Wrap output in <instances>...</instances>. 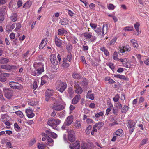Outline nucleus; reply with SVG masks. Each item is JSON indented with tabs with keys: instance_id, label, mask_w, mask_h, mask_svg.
<instances>
[{
	"instance_id": "nucleus-1",
	"label": "nucleus",
	"mask_w": 149,
	"mask_h": 149,
	"mask_svg": "<svg viewBox=\"0 0 149 149\" xmlns=\"http://www.w3.org/2000/svg\"><path fill=\"white\" fill-rule=\"evenodd\" d=\"M61 121L59 119H55L54 118L49 119L47 124L54 129H55L57 126L59 124Z\"/></svg>"
},
{
	"instance_id": "nucleus-2",
	"label": "nucleus",
	"mask_w": 149,
	"mask_h": 149,
	"mask_svg": "<svg viewBox=\"0 0 149 149\" xmlns=\"http://www.w3.org/2000/svg\"><path fill=\"white\" fill-rule=\"evenodd\" d=\"M58 100L57 97H56V98H55L54 100H56L51 106V108L55 110L59 111L64 109V107L63 105L59 104V100L57 101Z\"/></svg>"
},
{
	"instance_id": "nucleus-3",
	"label": "nucleus",
	"mask_w": 149,
	"mask_h": 149,
	"mask_svg": "<svg viewBox=\"0 0 149 149\" xmlns=\"http://www.w3.org/2000/svg\"><path fill=\"white\" fill-rule=\"evenodd\" d=\"M66 87L67 84L61 81H58L56 83V89L61 92H63Z\"/></svg>"
},
{
	"instance_id": "nucleus-4",
	"label": "nucleus",
	"mask_w": 149,
	"mask_h": 149,
	"mask_svg": "<svg viewBox=\"0 0 149 149\" xmlns=\"http://www.w3.org/2000/svg\"><path fill=\"white\" fill-rule=\"evenodd\" d=\"M33 66L37 72V75L44 72L43 65L41 63L35 62L33 64Z\"/></svg>"
},
{
	"instance_id": "nucleus-5",
	"label": "nucleus",
	"mask_w": 149,
	"mask_h": 149,
	"mask_svg": "<svg viewBox=\"0 0 149 149\" xmlns=\"http://www.w3.org/2000/svg\"><path fill=\"white\" fill-rule=\"evenodd\" d=\"M107 27L106 25L104 24L103 25L102 31L101 27H97L95 30V31L98 34L100 35L102 33V35L104 36L107 33Z\"/></svg>"
},
{
	"instance_id": "nucleus-6",
	"label": "nucleus",
	"mask_w": 149,
	"mask_h": 149,
	"mask_svg": "<svg viewBox=\"0 0 149 149\" xmlns=\"http://www.w3.org/2000/svg\"><path fill=\"white\" fill-rule=\"evenodd\" d=\"M67 132L68 133V139L71 142H73L75 141V132L72 130H68Z\"/></svg>"
},
{
	"instance_id": "nucleus-7",
	"label": "nucleus",
	"mask_w": 149,
	"mask_h": 149,
	"mask_svg": "<svg viewBox=\"0 0 149 149\" xmlns=\"http://www.w3.org/2000/svg\"><path fill=\"white\" fill-rule=\"evenodd\" d=\"M9 85L11 88L14 89L21 90L23 88V86L21 84L16 82H10L9 83Z\"/></svg>"
},
{
	"instance_id": "nucleus-8",
	"label": "nucleus",
	"mask_w": 149,
	"mask_h": 149,
	"mask_svg": "<svg viewBox=\"0 0 149 149\" xmlns=\"http://www.w3.org/2000/svg\"><path fill=\"white\" fill-rule=\"evenodd\" d=\"M3 90L4 93V95L5 97L8 99L10 98L13 94V91L10 89L3 88Z\"/></svg>"
},
{
	"instance_id": "nucleus-9",
	"label": "nucleus",
	"mask_w": 149,
	"mask_h": 149,
	"mask_svg": "<svg viewBox=\"0 0 149 149\" xmlns=\"http://www.w3.org/2000/svg\"><path fill=\"white\" fill-rule=\"evenodd\" d=\"M135 124V122L131 120H130L128 122L127 126L128 128L130 129V132L131 133H132L134 131Z\"/></svg>"
},
{
	"instance_id": "nucleus-10",
	"label": "nucleus",
	"mask_w": 149,
	"mask_h": 149,
	"mask_svg": "<svg viewBox=\"0 0 149 149\" xmlns=\"http://www.w3.org/2000/svg\"><path fill=\"white\" fill-rule=\"evenodd\" d=\"M84 36L87 39L91 38V42H93L96 40V37L95 36H92V33H90L85 32L83 33Z\"/></svg>"
},
{
	"instance_id": "nucleus-11",
	"label": "nucleus",
	"mask_w": 149,
	"mask_h": 149,
	"mask_svg": "<svg viewBox=\"0 0 149 149\" xmlns=\"http://www.w3.org/2000/svg\"><path fill=\"white\" fill-rule=\"evenodd\" d=\"M50 59L51 63L53 65H56L58 64V62L56 60V56L55 54H52Z\"/></svg>"
},
{
	"instance_id": "nucleus-12",
	"label": "nucleus",
	"mask_w": 149,
	"mask_h": 149,
	"mask_svg": "<svg viewBox=\"0 0 149 149\" xmlns=\"http://www.w3.org/2000/svg\"><path fill=\"white\" fill-rule=\"evenodd\" d=\"M70 149H79L80 144L79 141H76L74 143L70 144L69 146Z\"/></svg>"
},
{
	"instance_id": "nucleus-13",
	"label": "nucleus",
	"mask_w": 149,
	"mask_h": 149,
	"mask_svg": "<svg viewBox=\"0 0 149 149\" xmlns=\"http://www.w3.org/2000/svg\"><path fill=\"white\" fill-rule=\"evenodd\" d=\"M131 48L129 46H123L120 48V52L121 53H125L131 50Z\"/></svg>"
},
{
	"instance_id": "nucleus-14",
	"label": "nucleus",
	"mask_w": 149,
	"mask_h": 149,
	"mask_svg": "<svg viewBox=\"0 0 149 149\" xmlns=\"http://www.w3.org/2000/svg\"><path fill=\"white\" fill-rule=\"evenodd\" d=\"M9 76V74L8 73H1L0 75V81L2 82H5L6 80V78L8 77Z\"/></svg>"
},
{
	"instance_id": "nucleus-15",
	"label": "nucleus",
	"mask_w": 149,
	"mask_h": 149,
	"mask_svg": "<svg viewBox=\"0 0 149 149\" xmlns=\"http://www.w3.org/2000/svg\"><path fill=\"white\" fill-rule=\"evenodd\" d=\"M73 117L72 116H68L65 122V124L68 126L70 125L73 122Z\"/></svg>"
},
{
	"instance_id": "nucleus-16",
	"label": "nucleus",
	"mask_w": 149,
	"mask_h": 149,
	"mask_svg": "<svg viewBox=\"0 0 149 149\" xmlns=\"http://www.w3.org/2000/svg\"><path fill=\"white\" fill-rule=\"evenodd\" d=\"M140 26V24L139 22H136L134 24V27L136 31V35L138 36L141 33V31L139 30V27Z\"/></svg>"
},
{
	"instance_id": "nucleus-17",
	"label": "nucleus",
	"mask_w": 149,
	"mask_h": 149,
	"mask_svg": "<svg viewBox=\"0 0 149 149\" xmlns=\"http://www.w3.org/2000/svg\"><path fill=\"white\" fill-rule=\"evenodd\" d=\"M74 85L76 89L75 92L77 93L81 94L83 91L81 87L79 86L78 84L76 83H75Z\"/></svg>"
},
{
	"instance_id": "nucleus-18",
	"label": "nucleus",
	"mask_w": 149,
	"mask_h": 149,
	"mask_svg": "<svg viewBox=\"0 0 149 149\" xmlns=\"http://www.w3.org/2000/svg\"><path fill=\"white\" fill-rule=\"evenodd\" d=\"M54 93L53 90L48 89L46 91L45 94L47 96H49L51 97V96H54L53 97H54L56 96L54 94Z\"/></svg>"
},
{
	"instance_id": "nucleus-19",
	"label": "nucleus",
	"mask_w": 149,
	"mask_h": 149,
	"mask_svg": "<svg viewBox=\"0 0 149 149\" xmlns=\"http://www.w3.org/2000/svg\"><path fill=\"white\" fill-rule=\"evenodd\" d=\"M49 80V78L47 75H45L41 78V85H43L47 83Z\"/></svg>"
},
{
	"instance_id": "nucleus-20",
	"label": "nucleus",
	"mask_w": 149,
	"mask_h": 149,
	"mask_svg": "<svg viewBox=\"0 0 149 149\" xmlns=\"http://www.w3.org/2000/svg\"><path fill=\"white\" fill-rule=\"evenodd\" d=\"M55 42L57 46L59 47L61 45V40L56 35L55 37Z\"/></svg>"
},
{
	"instance_id": "nucleus-21",
	"label": "nucleus",
	"mask_w": 149,
	"mask_h": 149,
	"mask_svg": "<svg viewBox=\"0 0 149 149\" xmlns=\"http://www.w3.org/2000/svg\"><path fill=\"white\" fill-rule=\"evenodd\" d=\"M81 98V96L79 95H77L73 99L72 101V103L73 104H77Z\"/></svg>"
},
{
	"instance_id": "nucleus-22",
	"label": "nucleus",
	"mask_w": 149,
	"mask_h": 149,
	"mask_svg": "<svg viewBox=\"0 0 149 149\" xmlns=\"http://www.w3.org/2000/svg\"><path fill=\"white\" fill-rule=\"evenodd\" d=\"M47 39L45 38L42 40L41 43L39 46V48L40 49H42L47 44Z\"/></svg>"
},
{
	"instance_id": "nucleus-23",
	"label": "nucleus",
	"mask_w": 149,
	"mask_h": 149,
	"mask_svg": "<svg viewBox=\"0 0 149 149\" xmlns=\"http://www.w3.org/2000/svg\"><path fill=\"white\" fill-rule=\"evenodd\" d=\"M15 27V24H10L7 26L6 29L7 31H10L12 30Z\"/></svg>"
},
{
	"instance_id": "nucleus-24",
	"label": "nucleus",
	"mask_w": 149,
	"mask_h": 149,
	"mask_svg": "<svg viewBox=\"0 0 149 149\" xmlns=\"http://www.w3.org/2000/svg\"><path fill=\"white\" fill-rule=\"evenodd\" d=\"M32 4L31 1H28L23 6V8H25L26 9L29 8Z\"/></svg>"
},
{
	"instance_id": "nucleus-25",
	"label": "nucleus",
	"mask_w": 149,
	"mask_h": 149,
	"mask_svg": "<svg viewBox=\"0 0 149 149\" xmlns=\"http://www.w3.org/2000/svg\"><path fill=\"white\" fill-rule=\"evenodd\" d=\"M114 77L116 78H119L120 79H123L124 80H128V78L125 77V76L119 74L115 75Z\"/></svg>"
},
{
	"instance_id": "nucleus-26",
	"label": "nucleus",
	"mask_w": 149,
	"mask_h": 149,
	"mask_svg": "<svg viewBox=\"0 0 149 149\" xmlns=\"http://www.w3.org/2000/svg\"><path fill=\"white\" fill-rule=\"evenodd\" d=\"M89 145L85 142H82L81 145V149H88Z\"/></svg>"
},
{
	"instance_id": "nucleus-27",
	"label": "nucleus",
	"mask_w": 149,
	"mask_h": 149,
	"mask_svg": "<svg viewBox=\"0 0 149 149\" xmlns=\"http://www.w3.org/2000/svg\"><path fill=\"white\" fill-rule=\"evenodd\" d=\"M69 20L67 19L64 18L63 19L61 20L59 23L62 25H66L68 24Z\"/></svg>"
},
{
	"instance_id": "nucleus-28",
	"label": "nucleus",
	"mask_w": 149,
	"mask_h": 149,
	"mask_svg": "<svg viewBox=\"0 0 149 149\" xmlns=\"http://www.w3.org/2000/svg\"><path fill=\"white\" fill-rule=\"evenodd\" d=\"M104 123L102 122H99L96 123L95 125V127H96L98 129H100L103 126Z\"/></svg>"
},
{
	"instance_id": "nucleus-29",
	"label": "nucleus",
	"mask_w": 149,
	"mask_h": 149,
	"mask_svg": "<svg viewBox=\"0 0 149 149\" xmlns=\"http://www.w3.org/2000/svg\"><path fill=\"white\" fill-rule=\"evenodd\" d=\"M91 92V91H88L87 94V97L89 99L93 100L94 99V97L93 94H90Z\"/></svg>"
},
{
	"instance_id": "nucleus-30",
	"label": "nucleus",
	"mask_w": 149,
	"mask_h": 149,
	"mask_svg": "<svg viewBox=\"0 0 149 149\" xmlns=\"http://www.w3.org/2000/svg\"><path fill=\"white\" fill-rule=\"evenodd\" d=\"M48 141V145L50 146H53L54 142L53 140L50 138L48 136V138L47 139Z\"/></svg>"
},
{
	"instance_id": "nucleus-31",
	"label": "nucleus",
	"mask_w": 149,
	"mask_h": 149,
	"mask_svg": "<svg viewBox=\"0 0 149 149\" xmlns=\"http://www.w3.org/2000/svg\"><path fill=\"white\" fill-rule=\"evenodd\" d=\"M131 42L132 43V45L134 47H138V45L136 40L134 39H132Z\"/></svg>"
},
{
	"instance_id": "nucleus-32",
	"label": "nucleus",
	"mask_w": 149,
	"mask_h": 149,
	"mask_svg": "<svg viewBox=\"0 0 149 149\" xmlns=\"http://www.w3.org/2000/svg\"><path fill=\"white\" fill-rule=\"evenodd\" d=\"M67 59L66 58H63V63L62 64L63 67L66 68L69 66V64L68 63L66 62Z\"/></svg>"
},
{
	"instance_id": "nucleus-33",
	"label": "nucleus",
	"mask_w": 149,
	"mask_h": 149,
	"mask_svg": "<svg viewBox=\"0 0 149 149\" xmlns=\"http://www.w3.org/2000/svg\"><path fill=\"white\" fill-rule=\"evenodd\" d=\"M11 19L13 22H15L17 20V13H13L11 16Z\"/></svg>"
},
{
	"instance_id": "nucleus-34",
	"label": "nucleus",
	"mask_w": 149,
	"mask_h": 149,
	"mask_svg": "<svg viewBox=\"0 0 149 149\" xmlns=\"http://www.w3.org/2000/svg\"><path fill=\"white\" fill-rule=\"evenodd\" d=\"M67 32L64 29H59L58 30V33L59 35H63L64 33H66Z\"/></svg>"
},
{
	"instance_id": "nucleus-35",
	"label": "nucleus",
	"mask_w": 149,
	"mask_h": 149,
	"mask_svg": "<svg viewBox=\"0 0 149 149\" xmlns=\"http://www.w3.org/2000/svg\"><path fill=\"white\" fill-rule=\"evenodd\" d=\"M123 130L122 129H118L113 134V135H116L117 136H120L123 133Z\"/></svg>"
},
{
	"instance_id": "nucleus-36",
	"label": "nucleus",
	"mask_w": 149,
	"mask_h": 149,
	"mask_svg": "<svg viewBox=\"0 0 149 149\" xmlns=\"http://www.w3.org/2000/svg\"><path fill=\"white\" fill-rule=\"evenodd\" d=\"M100 50L104 52V54L106 56H108L109 55V52L107 49H105V47H102L101 48Z\"/></svg>"
},
{
	"instance_id": "nucleus-37",
	"label": "nucleus",
	"mask_w": 149,
	"mask_h": 149,
	"mask_svg": "<svg viewBox=\"0 0 149 149\" xmlns=\"http://www.w3.org/2000/svg\"><path fill=\"white\" fill-rule=\"evenodd\" d=\"M9 62V60L7 58H3L0 60V64L6 63Z\"/></svg>"
},
{
	"instance_id": "nucleus-38",
	"label": "nucleus",
	"mask_w": 149,
	"mask_h": 149,
	"mask_svg": "<svg viewBox=\"0 0 149 149\" xmlns=\"http://www.w3.org/2000/svg\"><path fill=\"white\" fill-rule=\"evenodd\" d=\"M129 108V107L125 105L122 109L121 112L123 113H125L128 110Z\"/></svg>"
},
{
	"instance_id": "nucleus-39",
	"label": "nucleus",
	"mask_w": 149,
	"mask_h": 149,
	"mask_svg": "<svg viewBox=\"0 0 149 149\" xmlns=\"http://www.w3.org/2000/svg\"><path fill=\"white\" fill-rule=\"evenodd\" d=\"M74 126L77 128L81 127V125L80 121L77 120L74 123Z\"/></svg>"
},
{
	"instance_id": "nucleus-40",
	"label": "nucleus",
	"mask_w": 149,
	"mask_h": 149,
	"mask_svg": "<svg viewBox=\"0 0 149 149\" xmlns=\"http://www.w3.org/2000/svg\"><path fill=\"white\" fill-rule=\"evenodd\" d=\"M17 115L19 116L20 118H23L24 117V116L22 112L20 111H18L15 112Z\"/></svg>"
},
{
	"instance_id": "nucleus-41",
	"label": "nucleus",
	"mask_w": 149,
	"mask_h": 149,
	"mask_svg": "<svg viewBox=\"0 0 149 149\" xmlns=\"http://www.w3.org/2000/svg\"><path fill=\"white\" fill-rule=\"evenodd\" d=\"M1 68L2 69L5 70H10L11 68V66L8 65H4L1 66Z\"/></svg>"
},
{
	"instance_id": "nucleus-42",
	"label": "nucleus",
	"mask_w": 149,
	"mask_h": 149,
	"mask_svg": "<svg viewBox=\"0 0 149 149\" xmlns=\"http://www.w3.org/2000/svg\"><path fill=\"white\" fill-rule=\"evenodd\" d=\"M39 83V81L38 79L35 80L33 83V89L35 90L36 89L38 86V84Z\"/></svg>"
},
{
	"instance_id": "nucleus-43",
	"label": "nucleus",
	"mask_w": 149,
	"mask_h": 149,
	"mask_svg": "<svg viewBox=\"0 0 149 149\" xmlns=\"http://www.w3.org/2000/svg\"><path fill=\"white\" fill-rule=\"evenodd\" d=\"M117 40V38L116 37H114L109 42V44L110 45H113L116 42Z\"/></svg>"
},
{
	"instance_id": "nucleus-44",
	"label": "nucleus",
	"mask_w": 149,
	"mask_h": 149,
	"mask_svg": "<svg viewBox=\"0 0 149 149\" xmlns=\"http://www.w3.org/2000/svg\"><path fill=\"white\" fill-rule=\"evenodd\" d=\"M123 30L125 31H133V27L127 26L124 28Z\"/></svg>"
},
{
	"instance_id": "nucleus-45",
	"label": "nucleus",
	"mask_w": 149,
	"mask_h": 149,
	"mask_svg": "<svg viewBox=\"0 0 149 149\" xmlns=\"http://www.w3.org/2000/svg\"><path fill=\"white\" fill-rule=\"evenodd\" d=\"M92 126L91 125H89L87 127L86 130V133L88 135L90 133V130L92 128Z\"/></svg>"
},
{
	"instance_id": "nucleus-46",
	"label": "nucleus",
	"mask_w": 149,
	"mask_h": 149,
	"mask_svg": "<svg viewBox=\"0 0 149 149\" xmlns=\"http://www.w3.org/2000/svg\"><path fill=\"white\" fill-rule=\"evenodd\" d=\"M109 106L110 108H107L106 110V115H107L109 114V113L111 111L110 108L112 107L113 106V105L111 103H110L109 104Z\"/></svg>"
},
{
	"instance_id": "nucleus-47",
	"label": "nucleus",
	"mask_w": 149,
	"mask_h": 149,
	"mask_svg": "<svg viewBox=\"0 0 149 149\" xmlns=\"http://www.w3.org/2000/svg\"><path fill=\"white\" fill-rule=\"evenodd\" d=\"M113 58L114 60H118L119 59L118 58V54L116 51L114 52L113 56Z\"/></svg>"
},
{
	"instance_id": "nucleus-48",
	"label": "nucleus",
	"mask_w": 149,
	"mask_h": 149,
	"mask_svg": "<svg viewBox=\"0 0 149 149\" xmlns=\"http://www.w3.org/2000/svg\"><path fill=\"white\" fill-rule=\"evenodd\" d=\"M107 8L109 10H113L115 8L114 6L112 4H109L107 6Z\"/></svg>"
},
{
	"instance_id": "nucleus-49",
	"label": "nucleus",
	"mask_w": 149,
	"mask_h": 149,
	"mask_svg": "<svg viewBox=\"0 0 149 149\" xmlns=\"http://www.w3.org/2000/svg\"><path fill=\"white\" fill-rule=\"evenodd\" d=\"M90 25L91 28L94 30L97 28V24L92 23H90Z\"/></svg>"
},
{
	"instance_id": "nucleus-50",
	"label": "nucleus",
	"mask_w": 149,
	"mask_h": 149,
	"mask_svg": "<svg viewBox=\"0 0 149 149\" xmlns=\"http://www.w3.org/2000/svg\"><path fill=\"white\" fill-rule=\"evenodd\" d=\"M16 27L15 29L14 30V31H17L19 30L21 27V26L20 23H18L16 24Z\"/></svg>"
},
{
	"instance_id": "nucleus-51",
	"label": "nucleus",
	"mask_w": 149,
	"mask_h": 149,
	"mask_svg": "<svg viewBox=\"0 0 149 149\" xmlns=\"http://www.w3.org/2000/svg\"><path fill=\"white\" fill-rule=\"evenodd\" d=\"M72 77L73 78L75 79H78L79 78L80 76L79 74L77 73H74L72 75Z\"/></svg>"
},
{
	"instance_id": "nucleus-52",
	"label": "nucleus",
	"mask_w": 149,
	"mask_h": 149,
	"mask_svg": "<svg viewBox=\"0 0 149 149\" xmlns=\"http://www.w3.org/2000/svg\"><path fill=\"white\" fill-rule=\"evenodd\" d=\"M6 10L4 7L0 8V14L3 15L5 12Z\"/></svg>"
},
{
	"instance_id": "nucleus-53",
	"label": "nucleus",
	"mask_w": 149,
	"mask_h": 149,
	"mask_svg": "<svg viewBox=\"0 0 149 149\" xmlns=\"http://www.w3.org/2000/svg\"><path fill=\"white\" fill-rule=\"evenodd\" d=\"M72 45L70 44H68L66 46V48L67 50L70 52L72 49Z\"/></svg>"
},
{
	"instance_id": "nucleus-54",
	"label": "nucleus",
	"mask_w": 149,
	"mask_h": 149,
	"mask_svg": "<svg viewBox=\"0 0 149 149\" xmlns=\"http://www.w3.org/2000/svg\"><path fill=\"white\" fill-rule=\"evenodd\" d=\"M120 98L119 96L117 94L116 95L115 97L113 98V101L115 102H117L119 100Z\"/></svg>"
},
{
	"instance_id": "nucleus-55",
	"label": "nucleus",
	"mask_w": 149,
	"mask_h": 149,
	"mask_svg": "<svg viewBox=\"0 0 149 149\" xmlns=\"http://www.w3.org/2000/svg\"><path fill=\"white\" fill-rule=\"evenodd\" d=\"M103 112L102 111H101L97 114H96L95 115V117L96 118H98L100 116H103Z\"/></svg>"
},
{
	"instance_id": "nucleus-56",
	"label": "nucleus",
	"mask_w": 149,
	"mask_h": 149,
	"mask_svg": "<svg viewBox=\"0 0 149 149\" xmlns=\"http://www.w3.org/2000/svg\"><path fill=\"white\" fill-rule=\"evenodd\" d=\"M72 55L70 53H69L67 55V59L68 61L69 62H70L72 59Z\"/></svg>"
},
{
	"instance_id": "nucleus-57",
	"label": "nucleus",
	"mask_w": 149,
	"mask_h": 149,
	"mask_svg": "<svg viewBox=\"0 0 149 149\" xmlns=\"http://www.w3.org/2000/svg\"><path fill=\"white\" fill-rule=\"evenodd\" d=\"M45 148V145L39 144L38 146L39 149H44Z\"/></svg>"
},
{
	"instance_id": "nucleus-58",
	"label": "nucleus",
	"mask_w": 149,
	"mask_h": 149,
	"mask_svg": "<svg viewBox=\"0 0 149 149\" xmlns=\"http://www.w3.org/2000/svg\"><path fill=\"white\" fill-rule=\"evenodd\" d=\"M90 9L94 10V8L95 6V5L93 3H91L89 5H88Z\"/></svg>"
},
{
	"instance_id": "nucleus-59",
	"label": "nucleus",
	"mask_w": 149,
	"mask_h": 149,
	"mask_svg": "<svg viewBox=\"0 0 149 149\" xmlns=\"http://www.w3.org/2000/svg\"><path fill=\"white\" fill-rule=\"evenodd\" d=\"M93 122V120L90 118H88L86 120V122L88 124H91Z\"/></svg>"
},
{
	"instance_id": "nucleus-60",
	"label": "nucleus",
	"mask_w": 149,
	"mask_h": 149,
	"mask_svg": "<svg viewBox=\"0 0 149 149\" xmlns=\"http://www.w3.org/2000/svg\"><path fill=\"white\" fill-rule=\"evenodd\" d=\"M34 114L33 113V111L30 113L29 114H27V116L29 118H31L33 117L34 116Z\"/></svg>"
},
{
	"instance_id": "nucleus-61",
	"label": "nucleus",
	"mask_w": 149,
	"mask_h": 149,
	"mask_svg": "<svg viewBox=\"0 0 149 149\" xmlns=\"http://www.w3.org/2000/svg\"><path fill=\"white\" fill-rule=\"evenodd\" d=\"M52 132L50 130H45V133L47 134V135L49 136H51V134Z\"/></svg>"
},
{
	"instance_id": "nucleus-62",
	"label": "nucleus",
	"mask_w": 149,
	"mask_h": 149,
	"mask_svg": "<svg viewBox=\"0 0 149 149\" xmlns=\"http://www.w3.org/2000/svg\"><path fill=\"white\" fill-rule=\"evenodd\" d=\"M68 14L70 16H72L75 15V13L70 10H68Z\"/></svg>"
},
{
	"instance_id": "nucleus-63",
	"label": "nucleus",
	"mask_w": 149,
	"mask_h": 149,
	"mask_svg": "<svg viewBox=\"0 0 149 149\" xmlns=\"http://www.w3.org/2000/svg\"><path fill=\"white\" fill-rule=\"evenodd\" d=\"M107 65H108L111 69H113L114 68V66L113 64L108 63H107Z\"/></svg>"
},
{
	"instance_id": "nucleus-64",
	"label": "nucleus",
	"mask_w": 149,
	"mask_h": 149,
	"mask_svg": "<svg viewBox=\"0 0 149 149\" xmlns=\"http://www.w3.org/2000/svg\"><path fill=\"white\" fill-rule=\"evenodd\" d=\"M36 142V140L34 139H32L29 143V145L30 146H32Z\"/></svg>"
}]
</instances>
